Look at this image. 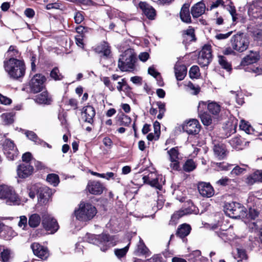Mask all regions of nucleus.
I'll use <instances>...</instances> for the list:
<instances>
[{"label": "nucleus", "mask_w": 262, "mask_h": 262, "mask_svg": "<svg viewBox=\"0 0 262 262\" xmlns=\"http://www.w3.org/2000/svg\"><path fill=\"white\" fill-rule=\"evenodd\" d=\"M4 68L9 76L13 79L22 77L25 73L24 62L13 57L4 61Z\"/></svg>", "instance_id": "obj_1"}, {"label": "nucleus", "mask_w": 262, "mask_h": 262, "mask_svg": "<svg viewBox=\"0 0 262 262\" xmlns=\"http://www.w3.org/2000/svg\"><path fill=\"white\" fill-rule=\"evenodd\" d=\"M97 213V210L94 206L84 202L80 203L78 208L74 212L76 219L81 222L91 221Z\"/></svg>", "instance_id": "obj_2"}, {"label": "nucleus", "mask_w": 262, "mask_h": 262, "mask_svg": "<svg viewBox=\"0 0 262 262\" xmlns=\"http://www.w3.org/2000/svg\"><path fill=\"white\" fill-rule=\"evenodd\" d=\"M224 211L226 215L232 218L248 217L245 207L237 202L226 203L224 206Z\"/></svg>", "instance_id": "obj_3"}, {"label": "nucleus", "mask_w": 262, "mask_h": 262, "mask_svg": "<svg viewBox=\"0 0 262 262\" xmlns=\"http://www.w3.org/2000/svg\"><path fill=\"white\" fill-rule=\"evenodd\" d=\"M89 242L98 245L100 247L101 250L103 252L115 245L113 237L105 234L92 235L89 239Z\"/></svg>", "instance_id": "obj_4"}, {"label": "nucleus", "mask_w": 262, "mask_h": 262, "mask_svg": "<svg viewBox=\"0 0 262 262\" xmlns=\"http://www.w3.org/2000/svg\"><path fill=\"white\" fill-rule=\"evenodd\" d=\"M250 43L248 37L243 33H237L231 39V44L233 49L238 52L246 51Z\"/></svg>", "instance_id": "obj_5"}, {"label": "nucleus", "mask_w": 262, "mask_h": 262, "mask_svg": "<svg viewBox=\"0 0 262 262\" xmlns=\"http://www.w3.org/2000/svg\"><path fill=\"white\" fill-rule=\"evenodd\" d=\"M136 57L130 50H126L118 61V68L122 71H131L134 68Z\"/></svg>", "instance_id": "obj_6"}, {"label": "nucleus", "mask_w": 262, "mask_h": 262, "mask_svg": "<svg viewBox=\"0 0 262 262\" xmlns=\"http://www.w3.org/2000/svg\"><path fill=\"white\" fill-rule=\"evenodd\" d=\"M211 59V46L210 45H205L199 53L198 62L201 67H206L208 66Z\"/></svg>", "instance_id": "obj_7"}, {"label": "nucleus", "mask_w": 262, "mask_h": 262, "mask_svg": "<svg viewBox=\"0 0 262 262\" xmlns=\"http://www.w3.org/2000/svg\"><path fill=\"white\" fill-rule=\"evenodd\" d=\"M0 198L7 200V203H15L17 201L18 197L12 188L6 185H0Z\"/></svg>", "instance_id": "obj_8"}, {"label": "nucleus", "mask_w": 262, "mask_h": 262, "mask_svg": "<svg viewBox=\"0 0 262 262\" xmlns=\"http://www.w3.org/2000/svg\"><path fill=\"white\" fill-rule=\"evenodd\" d=\"M46 77L40 74L35 75L30 82V88L31 92L37 93L41 91L44 88Z\"/></svg>", "instance_id": "obj_9"}, {"label": "nucleus", "mask_w": 262, "mask_h": 262, "mask_svg": "<svg viewBox=\"0 0 262 262\" xmlns=\"http://www.w3.org/2000/svg\"><path fill=\"white\" fill-rule=\"evenodd\" d=\"M42 224L46 230L52 234L56 232L59 229L56 220L49 214H45L42 216Z\"/></svg>", "instance_id": "obj_10"}, {"label": "nucleus", "mask_w": 262, "mask_h": 262, "mask_svg": "<svg viewBox=\"0 0 262 262\" xmlns=\"http://www.w3.org/2000/svg\"><path fill=\"white\" fill-rule=\"evenodd\" d=\"M4 154L10 160H14L18 155V151L14 143L10 139H6L3 145Z\"/></svg>", "instance_id": "obj_11"}, {"label": "nucleus", "mask_w": 262, "mask_h": 262, "mask_svg": "<svg viewBox=\"0 0 262 262\" xmlns=\"http://www.w3.org/2000/svg\"><path fill=\"white\" fill-rule=\"evenodd\" d=\"M31 248L33 251V254L42 260L47 259L50 255L48 249L40 245L39 243H33L31 244Z\"/></svg>", "instance_id": "obj_12"}, {"label": "nucleus", "mask_w": 262, "mask_h": 262, "mask_svg": "<svg viewBox=\"0 0 262 262\" xmlns=\"http://www.w3.org/2000/svg\"><path fill=\"white\" fill-rule=\"evenodd\" d=\"M169 156L170 168L174 170H178L180 168L179 152L177 147H173L167 151Z\"/></svg>", "instance_id": "obj_13"}, {"label": "nucleus", "mask_w": 262, "mask_h": 262, "mask_svg": "<svg viewBox=\"0 0 262 262\" xmlns=\"http://www.w3.org/2000/svg\"><path fill=\"white\" fill-rule=\"evenodd\" d=\"M200 124L196 119H191L182 125L183 130L189 135L198 134L200 130Z\"/></svg>", "instance_id": "obj_14"}, {"label": "nucleus", "mask_w": 262, "mask_h": 262, "mask_svg": "<svg viewBox=\"0 0 262 262\" xmlns=\"http://www.w3.org/2000/svg\"><path fill=\"white\" fill-rule=\"evenodd\" d=\"M249 15L262 19V0L254 1L248 10Z\"/></svg>", "instance_id": "obj_15"}, {"label": "nucleus", "mask_w": 262, "mask_h": 262, "mask_svg": "<svg viewBox=\"0 0 262 262\" xmlns=\"http://www.w3.org/2000/svg\"><path fill=\"white\" fill-rule=\"evenodd\" d=\"M198 189L200 194L203 197L210 198L214 193L213 187L209 183L203 182L199 183Z\"/></svg>", "instance_id": "obj_16"}, {"label": "nucleus", "mask_w": 262, "mask_h": 262, "mask_svg": "<svg viewBox=\"0 0 262 262\" xmlns=\"http://www.w3.org/2000/svg\"><path fill=\"white\" fill-rule=\"evenodd\" d=\"M33 166L29 163H22L17 167V175L20 178H27L33 173Z\"/></svg>", "instance_id": "obj_17"}, {"label": "nucleus", "mask_w": 262, "mask_h": 262, "mask_svg": "<svg viewBox=\"0 0 262 262\" xmlns=\"http://www.w3.org/2000/svg\"><path fill=\"white\" fill-rule=\"evenodd\" d=\"M140 9L144 14L149 19L153 20L155 18L156 12L155 9L145 2H140L138 5Z\"/></svg>", "instance_id": "obj_18"}, {"label": "nucleus", "mask_w": 262, "mask_h": 262, "mask_svg": "<svg viewBox=\"0 0 262 262\" xmlns=\"http://www.w3.org/2000/svg\"><path fill=\"white\" fill-rule=\"evenodd\" d=\"M87 189L90 193L95 195H99L102 193L104 186L98 181H90L88 182Z\"/></svg>", "instance_id": "obj_19"}, {"label": "nucleus", "mask_w": 262, "mask_h": 262, "mask_svg": "<svg viewBox=\"0 0 262 262\" xmlns=\"http://www.w3.org/2000/svg\"><path fill=\"white\" fill-rule=\"evenodd\" d=\"M17 234V232L11 227L5 225H4L0 231V237L5 240H10Z\"/></svg>", "instance_id": "obj_20"}, {"label": "nucleus", "mask_w": 262, "mask_h": 262, "mask_svg": "<svg viewBox=\"0 0 262 262\" xmlns=\"http://www.w3.org/2000/svg\"><path fill=\"white\" fill-rule=\"evenodd\" d=\"M144 183H147L151 186L160 189L161 186L158 182V179L156 177V175L154 173L150 172L147 176H144L142 178Z\"/></svg>", "instance_id": "obj_21"}, {"label": "nucleus", "mask_w": 262, "mask_h": 262, "mask_svg": "<svg viewBox=\"0 0 262 262\" xmlns=\"http://www.w3.org/2000/svg\"><path fill=\"white\" fill-rule=\"evenodd\" d=\"M175 76L178 80L181 81L184 79L187 74V68L183 64L177 62L174 66Z\"/></svg>", "instance_id": "obj_22"}, {"label": "nucleus", "mask_w": 262, "mask_h": 262, "mask_svg": "<svg viewBox=\"0 0 262 262\" xmlns=\"http://www.w3.org/2000/svg\"><path fill=\"white\" fill-rule=\"evenodd\" d=\"M260 58V56L257 52L251 51L250 53L245 57L242 60L241 64L243 66L251 64L256 62Z\"/></svg>", "instance_id": "obj_23"}, {"label": "nucleus", "mask_w": 262, "mask_h": 262, "mask_svg": "<svg viewBox=\"0 0 262 262\" xmlns=\"http://www.w3.org/2000/svg\"><path fill=\"white\" fill-rule=\"evenodd\" d=\"M205 5L202 2H199L191 8V14L193 17H199L205 12Z\"/></svg>", "instance_id": "obj_24"}, {"label": "nucleus", "mask_w": 262, "mask_h": 262, "mask_svg": "<svg viewBox=\"0 0 262 262\" xmlns=\"http://www.w3.org/2000/svg\"><path fill=\"white\" fill-rule=\"evenodd\" d=\"M257 182H262V170H256L246 179V183L249 185H252Z\"/></svg>", "instance_id": "obj_25"}, {"label": "nucleus", "mask_w": 262, "mask_h": 262, "mask_svg": "<svg viewBox=\"0 0 262 262\" xmlns=\"http://www.w3.org/2000/svg\"><path fill=\"white\" fill-rule=\"evenodd\" d=\"M83 114L85 121L90 123L93 122V118L95 115V111L93 107L88 105L83 107Z\"/></svg>", "instance_id": "obj_26"}, {"label": "nucleus", "mask_w": 262, "mask_h": 262, "mask_svg": "<svg viewBox=\"0 0 262 262\" xmlns=\"http://www.w3.org/2000/svg\"><path fill=\"white\" fill-rule=\"evenodd\" d=\"M189 5L188 4H184L181 10L180 15L181 20L186 23H191V17L189 12Z\"/></svg>", "instance_id": "obj_27"}, {"label": "nucleus", "mask_w": 262, "mask_h": 262, "mask_svg": "<svg viewBox=\"0 0 262 262\" xmlns=\"http://www.w3.org/2000/svg\"><path fill=\"white\" fill-rule=\"evenodd\" d=\"M213 152L216 157L221 160L226 157L227 150L223 144H217L214 145Z\"/></svg>", "instance_id": "obj_28"}, {"label": "nucleus", "mask_w": 262, "mask_h": 262, "mask_svg": "<svg viewBox=\"0 0 262 262\" xmlns=\"http://www.w3.org/2000/svg\"><path fill=\"white\" fill-rule=\"evenodd\" d=\"M36 102L39 104H50L52 101L51 98L47 91L43 92L37 95L34 99Z\"/></svg>", "instance_id": "obj_29"}, {"label": "nucleus", "mask_w": 262, "mask_h": 262, "mask_svg": "<svg viewBox=\"0 0 262 262\" xmlns=\"http://www.w3.org/2000/svg\"><path fill=\"white\" fill-rule=\"evenodd\" d=\"M183 42L188 43L191 41H195L196 38L194 34V30L191 27H189L188 29L184 31L183 35Z\"/></svg>", "instance_id": "obj_30"}, {"label": "nucleus", "mask_w": 262, "mask_h": 262, "mask_svg": "<svg viewBox=\"0 0 262 262\" xmlns=\"http://www.w3.org/2000/svg\"><path fill=\"white\" fill-rule=\"evenodd\" d=\"M139 238V241L136 246L135 253L136 255H145L148 253L149 250L141 238L140 237Z\"/></svg>", "instance_id": "obj_31"}, {"label": "nucleus", "mask_w": 262, "mask_h": 262, "mask_svg": "<svg viewBox=\"0 0 262 262\" xmlns=\"http://www.w3.org/2000/svg\"><path fill=\"white\" fill-rule=\"evenodd\" d=\"M191 229V228L190 225L183 224L178 228L177 231V235L181 238H184L190 233Z\"/></svg>", "instance_id": "obj_32"}, {"label": "nucleus", "mask_w": 262, "mask_h": 262, "mask_svg": "<svg viewBox=\"0 0 262 262\" xmlns=\"http://www.w3.org/2000/svg\"><path fill=\"white\" fill-rule=\"evenodd\" d=\"M96 52L101 53L104 56L108 57L111 53L110 47L108 43L103 42L95 48Z\"/></svg>", "instance_id": "obj_33"}, {"label": "nucleus", "mask_w": 262, "mask_h": 262, "mask_svg": "<svg viewBox=\"0 0 262 262\" xmlns=\"http://www.w3.org/2000/svg\"><path fill=\"white\" fill-rule=\"evenodd\" d=\"M41 222V218L39 214L33 213L29 217L28 224L31 228H36L38 227Z\"/></svg>", "instance_id": "obj_34"}, {"label": "nucleus", "mask_w": 262, "mask_h": 262, "mask_svg": "<svg viewBox=\"0 0 262 262\" xmlns=\"http://www.w3.org/2000/svg\"><path fill=\"white\" fill-rule=\"evenodd\" d=\"M1 117L3 123L5 125L11 124L14 121V114L12 113H3Z\"/></svg>", "instance_id": "obj_35"}, {"label": "nucleus", "mask_w": 262, "mask_h": 262, "mask_svg": "<svg viewBox=\"0 0 262 262\" xmlns=\"http://www.w3.org/2000/svg\"><path fill=\"white\" fill-rule=\"evenodd\" d=\"M209 112L213 115H217L221 111V106L215 102H209L207 105Z\"/></svg>", "instance_id": "obj_36"}, {"label": "nucleus", "mask_w": 262, "mask_h": 262, "mask_svg": "<svg viewBox=\"0 0 262 262\" xmlns=\"http://www.w3.org/2000/svg\"><path fill=\"white\" fill-rule=\"evenodd\" d=\"M10 258V251L0 245V259L3 262H8Z\"/></svg>", "instance_id": "obj_37"}, {"label": "nucleus", "mask_w": 262, "mask_h": 262, "mask_svg": "<svg viewBox=\"0 0 262 262\" xmlns=\"http://www.w3.org/2000/svg\"><path fill=\"white\" fill-rule=\"evenodd\" d=\"M230 230H220L215 232L217 235L225 242L231 240L232 236L229 234Z\"/></svg>", "instance_id": "obj_38"}, {"label": "nucleus", "mask_w": 262, "mask_h": 262, "mask_svg": "<svg viewBox=\"0 0 262 262\" xmlns=\"http://www.w3.org/2000/svg\"><path fill=\"white\" fill-rule=\"evenodd\" d=\"M218 61L220 66L224 69H226L227 71L231 70V66L228 62L226 58L223 55L218 56Z\"/></svg>", "instance_id": "obj_39"}, {"label": "nucleus", "mask_w": 262, "mask_h": 262, "mask_svg": "<svg viewBox=\"0 0 262 262\" xmlns=\"http://www.w3.org/2000/svg\"><path fill=\"white\" fill-rule=\"evenodd\" d=\"M239 128L248 134H252L253 133L254 130L253 127L251 126L248 122L244 120H241L239 124Z\"/></svg>", "instance_id": "obj_40"}, {"label": "nucleus", "mask_w": 262, "mask_h": 262, "mask_svg": "<svg viewBox=\"0 0 262 262\" xmlns=\"http://www.w3.org/2000/svg\"><path fill=\"white\" fill-rule=\"evenodd\" d=\"M195 168L196 164L191 159L187 160L183 166V170L188 172L193 170Z\"/></svg>", "instance_id": "obj_41"}, {"label": "nucleus", "mask_w": 262, "mask_h": 262, "mask_svg": "<svg viewBox=\"0 0 262 262\" xmlns=\"http://www.w3.org/2000/svg\"><path fill=\"white\" fill-rule=\"evenodd\" d=\"M47 181L54 186H56L59 182V179L57 174L51 173L48 174L47 177Z\"/></svg>", "instance_id": "obj_42"}, {"label": "nucleus", "mask_w": 262, "mask_h": 262, "mask_svg": "<svg viewBox=\"0 0 262 262\" xmlns=\"http://www.w3.org/2000/svg\"><path fill=\"white\" fill-rule=\"evenodd\" d=\"M229 142L233 148L239 149L241 148L243 140L240 137H235L230 140Z\"/></svg>", "instance_id": "obj_43"}, {"label": "nucleus", "mask_w": 262, "mask_h": 262, "mask_svg": "<svg viewBox=\"0 0 262 262\" xmlns=\"http://www.w3.org/2000/svg\"><path fill=\"white\" fill-rule=\"evenodd\" d=\"M129 245L130 242L128 244V245L126 246H125L123 248L115 249L114 253L116 256L118 258H120L124 256L128 250Z\"/></svg>", "instance_id": "obj_44"}, {"label": "nucleus", "mask_w": 262, "mask_h": 262, "mask_svg": "<svg viewBox=\"0 0 262 262\" xmlns=\"http://www.w3.org/2000/svg\"><path fill=\"white\" fill-rule=\"evenodd\" d=\"M200 118L203 124L205 125L208 126L212 122V119L211 116L207 113H203L199 114Z\"/></svg>", "instance_id": "obj_45"}, {"label": "nucleus", "mask_w": 262, "mask_h": 262, "mask_svg": "<svg viewBox=\"0 0 262 262\" xmlns=\"http://www.w3.org/2000/svg\"><path fill=\"white\" fill-rule=\"evenodd\" d=\"M25 135L29 139L32 140L36 144H38V143H40V139L38 138L36 134L33 132L29 130L26 131L25 132Z\"/></svg>", "instance_id": "obj_46"}, {"label": "nucleus", "mask_w": 262, "mask_h": 262, "mask_svg": "<svg viewBox=\"0 0 262 262\" xmlns=\"http://www.w3.org/2000/svg\"><path fill=\"white\" fill-rule=\"evenodd\" d=\"M119 125L127 126L131 122V119L128 116L122 114L119 118Z\"/></svg>", "instance_id": "obj_47"}, {"label": "nucleus", "mask_w": 262, "mask_h": 262, "mask_svg": "<svg viewBox=\"0 0 262 262\" xmlns=\"http://www.w3.org/2000/svg\"><path fill=\"white\" fill-rule=\"evenodd\" d=\"M200 75L199 68L197 66H192L189 70V76L191 78H197Z\"/></svg>", "instance_id": "obj_48"}, {"label": "nucleus", "mask_w": 262, "mask_h": 262, "mask_svg": "<svg viewBox=\"0 0 262 262\" xmlns=\"http://www.w3.org/2000/svg\"><path fill=\"white\" fill-rule=\"evenodd\" d=\"M227 3H228V4H232L231 0H216L211 5L210 10L217 8L220 5L224 7L225 4Z\"/></svg>", "instance_id": "obj_49"}, {"label": "nucleus", "mask_w": 262, "mask_h": 262, "mask_svg": "<svg viewBox=\"0 0 262 262\" xmlns=\"http://www.w3.org/2000/svg\"><path fill=\"white\" fill-rule=\"evenodd\" d=\"M50 76L55 80H60L62 79V76L59 73L57 68H54L50 73Z\"/></svg>", "instance_id": "obj_50"}, {"label": "nucleus", "mask_w": 262, "mask_h": 262, "mask_svg": "<svg viewBox=\"0 0 262 262\" xmlns=\"http://www.w3.org/2000/svg\"><path fill=\"white\" fill-rule=\"evenodd\" d=\"M185 215V213L182 210L174 212L171 218V223L175 224L178 220Z\"/></svg>", "instance_id": "obj_51"}, {"label": "nucleus", "mask_w": 262, "mask_h": 262, "mask_svg": "<svg viewBox=\"0 0 262 262\" xmlns=\"http://www.w3.org/2000/svg\"><path fill=\"white\" fill-rule=\"evenodd\" d=\"M246 171V168L244 167H241L239 166H236L233 168L231 173L235 176H238L244 173Z\"/></svg>", "instance_id": "obj_52"}, {"label": "nucleus", "mask_w": 262, "mask_h": 262, "mask_svg": "<svg viewBox=\"0 0 262 262\" xmlns=\"http://www.w3.org/2000/svg\"><path fill=\"white\" fill-rule=\"evenodd\" d=\"M7 53L10 55V56H15V57H19L20 55L19 51L17 50L16 47L13 46H11L9 47Z\"/></svg>", "instance_id": "obj_53"}, {"label": "nucleus", "mask_w": 262, "mask_h": 262, "mask_svg": "<svg viewBox=\"0 0 262 262\" xmlns=\"http://www.w3.org/2000/svg\"><path fill=\"white\" fill-rule=\"evenodd\" d=\"M182 210L185 213V215L192 213L197 214L198 213V209H196L195 207L192 204L188 208H185Z\"/></svg>", "instance_id": "obj_54"}, {"label": "nucleus", "mask_w": 262, "mask_h": 262, "mask_svg": "<svg viewBox=\"0 0 262 262\" xmlns=\"http://www.w3.org/2000/svg\"><path fill=\"white\" fill-rule=\"evenodd\" d=\"M28 220L25 215H21L19 216V221L18 223V226L22 228L23 229H25L27 226Z\"/></svg>", "instance_id": "obj_55"}, {"label": "nucleus", "mask_w": 262, "mask_h": 262, "mask_svg": "<svg viewBox=\"0 0 262 262\" xmlns=\"http://www.w3.org/2000/svg\"><path fill=\"white\" fill-rule=\"evenodd\" d=\"M102 81L106 86H107L109 90L111 91L115 90L114 86L111 84L110 79L107 77H104L102 78Z\"/></svg>", "instance_id": "obj_56"}, {"label": "nucleus", "mask_w": 262, "mask_h": 262, "mask_svg": "<svg viewBox=\"0 0 262 262\" xmlns=\"http://www.w3.org/2000/svg\"><path fill=\"white\" fill-rule=\"evenodd\" d=\"M227 4L228 5H229L228 10L232 16V20L233 21H235L237 19V17L236 16L237 14H236L235 8L234 6L230 5L231 4H228V3H227Z\"/></svg>", "instance_id": "obj_57"}, {"label": "nucleus", "mask_w": 262, "mask_h": 262, "mask_svg": "<svg viewBox=\"0 0 262 262\" xmlns=\"http://www.w3.org/2000/svg\"><path fill=\"white\" fill-rule=\"evenodd\" d=\"M241 92L239 91H231L230 94L232 95V98L235 99L238 104H242V100H238V97H239Z\"/></svg>", "instance_id": "obj_58"}, {"label": "nucleus", "mask_w": 262, "mask_h": 262, "mask_svg": "<svg viewBox=\"0 0 262 262\" xmlns=\"http://www.w3.org/2000/svg\"><path fill=\"white\" fill-rule=\"evenodd\" d=\"M232 32L230 31L225 34L219 33L215 36V38L218 40L225 39L228 38L232 34Z\"/></svg>", "instance_id": "obj_59"}, {"label": "nucleus", "mask_w": 262, "mask_h": 262, "mask_svg": "<svg viewBox=\"0 0 262 262\" xmlns=\"http://www.w3.org/2000/svg\"><path fill=\"white\" fill-rule=\"evenodd\" d=\"M0 102L5 105H8L11 103L12 100L9 98L0 94Z\"/></svg>", "instance_id": "obj_60"}, {"label": "nucleus", "mask_w": 262, "mask_h": 262, "mask_svg": "<svg viewBox=\"0 0 262 262\" xmlns=\"http://www.w3.org/2000/svg\"><path fill=\"white\" fill-rule=\"evenodd\" d=\"M84 17L81 12H77L74 15L75 21L76 24H80L83 20Z\"/></svg>", "instance_id": "obj_61"}, {"label": "nucleus", "mask_w": 262, "mask_h": 262, "mask_svg": "<svg viewBox=\"0 0 262 262\" xmlns=\"http://www.w3.org/2000/svg\"><path fill=\"white\" fill-rule=\"evenodd\" d=\"M89 30H90V29H89L87 27H84L82 26H79L76 28V32L78 33L81 34V35L84 34L85 33L88 32Z\"/></svg>", "instance_id": "obj_62"}, {"label": "nucleus", "mask_w": 262, "mask_h": 262, "mask_svg": "<svg viewBox=\"0 0 262 262\" xmlns=\"http://www.w3.org/2000/svg\"><path fill=\"white\" fill-rule=\"evenodd\" d=\"M103 144L108 148L111 149L113 145V142L112 140L108 137H105L103 139Z\"/></svg>", "instance_id": "obj_63"}, {"label": "nucleus", "mask_w": 262, "mask_h": 262, "mask_svg": "<svg viewBox=\"0 0 262 262\" xmlns=\"http://www.w3.org/2000/svg\"><path fill=\"white\" fill-rule=\"evenodd\" d=\"M218 166L221 170H228L230 169V167L231 166V165H229L228 163H217Z\"/></svg>", "instance_id": "obj_64"}]
</instances>
